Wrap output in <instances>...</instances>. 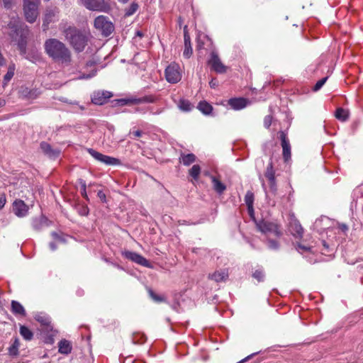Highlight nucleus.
Wrapping results in <instances>:
<instances>
[{
  "label": "nucleus",
  "mask_w": 363,
  "mask_h": 363,
  "mask_svg": "<svg viewBox=\"0 0 363 363\" xmlns=\"http://www.w3.org/2000/svg\"><path fill=\"white\" fill-rule=\"evenodd\" d=\"M45 53L53 61L69 65L72 60L71 52L61 41L55 38H49L44 43Z\"/></svg>",
  "instance_id": "nucleus-1"
},
{
  "label": "nucleus",
  "mask_w": 363,
  "mask_h": 363,
  "mask_svg": "<svg viewBox=\"0 0 363 363\" xmlns=\"http://www.w3.org/2000/svg\"><path fill=\"white\" fill-rule=\"evenodd\" d=\"M9 28L11 29L9 35L12 41L15 42L21 55H26L27 38L29 33L28 28L26 26L19 21L17 18H12V20L8 24Z\"/></svg>",
  "instance_id": "nucleus-2"
},
{
  "label": "nucleus",
  "mask_w": 363,
  "mask_h": 363,
  "mask_svg": "<svg viewBox=\"0 0 363 363\" xmlns=\"http://www.w3.org/2000/svg\"><path fill=\"white\" fill-rule=\"evenodd\" d=\"M64 34L67 40L76 51L81 52L84 49L87 43V38L80 30L74 27L69 26L64 30Z\"/></svg>",
  "instance_id": "nucleus-3"
},
{
  "label": "nucleus",
  "mask_w": 363,
  "mask_h": 363,
  "mask_svg": "<svg viewBox=\"0 0 363 363\" xmlns=\"http://www.w3.org/2000/svg\"><path fill=\"white\" fill-rule=\"evenodd\" d=\"M256 226L258 230L264 234L266 238L273 235L276 238H280L282 235L279 226L275 223L262 220L256 222Z\"/></svg>",
  "instance_id": "nucleus-4"
},
{
  "label": "nucleus",
  "mask_w": 363,
  "mask_h": 363,
  "mask_svg": "<svg viewBox=\"0 0 363 363\" xmlns=\"http://www.w3.org/2000/svg\"><path fill=\"white\" fill-rule=\"evenodd\" d=\"M166 80L170 84H177L182 79V71L179 64L171 62L164 70Z\"/></svg>",
  "instance_id": "nucleus-5"
},
{
  "label": "nucleus",
  "mask_w": 363,
  "mask_h": 363,
  "mask_svg": "<svg viewBox=\"0 0 363 363\" xmlns=\"http://www.w3.org/2000/svg\"><path fill=\"white\" fill-rule=\"evenodd\" d=\"M94 27L106 37L109 36L114 30L113 23L105 16H99L95 18Z\"/></svg>",
  "instance_id": "nucleus-6"
},
{
  "label": "nucleus",
  "mask_w": 363,
  "mask_h": 363,
  "mask_svg": "<svg viewBox=\"0 0 363 363\" xmlns=\"http://www.w3.org/2000/svg\"><path fill=\"white\" fill-rule=\"evenodd\" d=\"M39 2H24V13L25 17L29 23H33L35 21L38 15V7Z\"/></svg>",
  "instance_id": "nucleus-7"
},
{
  "label": "nucleus",
  "mask_w": 363,
  "mask_h": 363,
  "mask_svg": "<svg viewBox=\"0 0 363 363\" xmlns=\"http://www.w3.org/2000/svg\"><path fill=\"white\" fill-rule=\"evenodd\" d=\"M208 64L211 65V69L216 73L223 74L227 71V67L222 63L218 53L215 50L211 52Z\"/></svg>",
  "instance_id": "nucleus-8"
},
{
  "label": "nucleus",
  "mask_w": 363,
  "mask_h": 363,
  "mask_svg": "<svg viewBox=\"0 0 363 363\" xmlns=\"http://www.w3.org/2000/svg\"><path fill=\"white\" fill-rule=\"evenodd\" d=\"M82 4L89 10L107 11L109 5L104 0H81Z\"/></svg>",
  "instance_id": "nucleus-9"
},
{
  "label": "nucleus",
  "mask_w": 363,
  "mask_h": 363,
  "mask_svg": "<svg viewBox=\"0 0 363 363\" xmlns=\"http://www.w3.org/2000/svg\"><path fill=\"white\" fill-rule=\"evenodd\" d=\"M122 255L125 258H126L129 260H131L132 262H133L139 265H141V266H143V267H145L147 268H152V265L150 263V262L146 258H145L141 255H140L137 252H131V251H124L122 252Z\"/></svg>",
  "instance_id": "nucleus-10"
},
{
  "label": "nucleus",
  "mask_w": 363,
  "mask_h": 363,
  "mask_svg": "<svg viewBox=\"0 0 363 363\" xmlns=\"http://www.w3.org/2000/svg\"><path fill=\"white\" fill-rule=\"evenodd\" d=\"M122 255L125 258H126L129 260H131L132 262H133L139 265H141V266H143V267H145L147 268H152V265L150 263V262L146 258H145L141 255H140L137 252H131V251H124L122 252Z\"/></svg>",
  "instance_id": "nucleus-11"
},
{
  "label": "nucleus",
  "mask_w": 363,
  "mask_h": 363,
  "mask_svg": "<svg viewBox=\"0 0 363 363\" xmlns=\"http://www.w3.org/2000/svg\"><path fill=\"white\" fill-rule=\"evenodd\" d=\"M89 153L96 160L107 165H118L120 160L117 158L103 155L93 149L88 150Z\"/></svg>",
  "instance_id": "nucleus-12"
},
{
  "label": "nucleus",
  "mask_w": 363,
  "mask_h": 363,
  "mask_svg": "<svg viewBox=\"0 0 363 363\" xmlns=\"http://www.w3.org/2000/svg\"><path fill=\"white\" fill-rule=\"evenodd\" d=\"M156 101V97L152 95L145 96L143 97H130L127 99H121L118 103L123 106L129 104H138L143 103H154Z\"/></svg>",
  "instance_id": "nucleus-13"
},
{
  "label": "nucleus",
  "mask_w": 363,
  "mask_h": 363,
  "mask_svg": "<svg viewBox=\"0 0 363 363\" xmlns=\"http://www.w3.org/2000/svg\"><path fill=\"white\" fill-rule=\"evenodd\" d=\"M279 136L281 142L283 158L286 162H288L291 159V145L286 134L284 131L279 132Z\"/></svg>",
  "instance_id": "nucleus-14"
},
{
  "label": "nucleus",
  "mask_w": 363,
  "mask_h": 363,
  "mask_svg": "<svg viewBox=\"0 0 363 363\" xmlns=\"http://www.w3.org/2000/svg\"><path fill=\"white\" fill-rule=\"evenodd\" d=\"M112 96V94L108 91H99L94 93L91 97V101L96 105H103L106 103L108 99Z\"/></svg>",
  "instance_id": "nucleus-15"
},
{
  "label": "nucleus",
  "mask_w": 363,
  "mask_h": 363,
  "mask_svg": "<svg viewBox=\"0 0 363 363\" xmlns=\"http://www.w3.org/2000/svg\"><path fill=\"white\" fill-rule=\"evenodd\" d=\"M13 211L18 217H24L28 212V206L22 200H16L13 203Z\"/></svg>",
  "instance_id": "nucleus-16"
},
{
  "label": "nucleus",
  "mask_w": 363,
  "mask_h": 363,
  "mask_svg": "<svg viewBox=\"0 0 363 363\" xmlns=\"http://www.w3.org/2000/svg\"><path fill=\"white\" fill-rule=\"evenodd\" d=\"M40 148L43 152L50 159H56L60 156V150L59 149H54L51 145L46 143L42 142L40 143Z\"/></svg>",
  "instance_id": "nucleus-17"
},
{
  "label": "nucleus",
  "mask_w": 363,
  "mask_h": 363,
  "mask_svg": "<svg viewBox=\"0 0 363 363\" xmlns=\"http://www.w3.org/2000/svg\"><path fill=\"white\" fill-rule=\"evenodd\" d=\"M289 231L295 238H301L303 233V229L299 222L296 219H292L289 225Z\"/></svg>",
  "instance_id": "nucleus-18"
},
{
  "label": "nucleus",
  "mask_w": 363,
  "mask_h": 363,
  "mask_svg": "<svg viewBox=\"0 0 363 363\" xmlns=\"http://www.w3.org/2000/svg\"><path fill=\"white\" fill-rule=\"evenodd\" d=\"M50 225L49 220L44 216H41L38 218H35L32 220V227L36 230H41L43 228Z\"/></svg>",
  "instance_id": "nucleus-19"
},
{
  "label": "nucleus",
  "mask_w": 363,
  "mask_h": 363,
  "mask_svg": "<svg viewBox=\"0 0 363 363\" xmlns=\"http://www.w3.org/2000/svg\"><path fill=\"white\" fill-rule=\"evenodd\" d=\"M248 101L244 98H233L228 100V105L234 110H240L245 108Z\"/></svg>",
  "instance_id": "nucleus-20"
},
{
  "label": "nucleus",
  "mask_w": 363,
  "mask_h": 363,
  "mask_svg": "<svg viewBox=\"0 0 363 363\" xmlns=\"http://www.w3.org/2000/svg\"><path fill=\"white\" fill-rule=\"evenodd\" d=\"M228 277V273L225 269L216 271L213 274H209V278L216 282L225 281Z\"/></svg>",
  "instance_id": "nucleus-21"
},
{
  "label": "nucleus",
  "mask_w": 363,
  "mask_h": 363,
  "mask_svg": "<svg viewBox=\"0 0 363 363\" xmlns=\"http://www.w3.org/2000/svg\"><path fill=\"white\" fill-rule=\"evenodd\" d=\"M184 50L183 52V55L186 58H189L192 55V48L191 45V39L189 35L187 34L186 31H184Z\"/></svg>",
  "instance_id": "nucleus-22"
},
{
  "label": "nucleus",
  "mask_w": 363,
  "mask_h": 363,
  "mask_svg": "<svg viewBox=\"0 0 363 363\" xmlns=\"http://www.w3.org/2000/svg\"><path fill=\"white\" fill-rule=\"evenodd\" d=\"M58 351L61 354H68L71 352L72 347L69 341L62 340L58 343Z\"/></svg>",
  "instance_id": "nucleus-23"
},
{
  "label": "nucleus",
  "mask_w": 363,
  "mask_h": 363,
  "mask_svg": "<svg viewBox=\"0 0 363 363\" xmlns=\"http://www.w3.org/2000/svg\"><path fill=\"white\" fill-rule=\"evenodd\" d=\"M11 311L16 315H26L24 307L17 301H11Z\"/></svg>",
  "instance_id": "nucleus-24"
},
{
  "label": "nucleus",
  "mask_w": 363,
  "mask_h": 363,
  "mask_svg": "<svg viewBox=\"0 0 363 363\" xmlns=\"http://www.w3.org/2000/svg\"><path fill=\"white\" fill-rule=\"evenodd\" d=\"M211 178L213 189L219 194H223L226 189L225 185L214 176H211Z\"/></svg>",
  "instance_id": "nucleus-25"
},
{
  "label": "nucleus",
  "mask_w": 363,
  "mask_h": 363,
  "mask_svg": "<svg viewBox=\"0 0 363 363\" xmlns=\"http://www.w3.org/2000/svg\"><path fill=\"white\" fill-rule=\"evenodd\" d=\"M35 319L38 322L40 323L43 325L45 326L47 330H52V326L50 325V320L48 315L40 313L35 316Z\"/></svg>",
  "instance_id": "nucleus-26"
},
{
  "label": "nucleus",
  "mask_w": 363,
  "mask_h": 363,
  "mask_svg": "<svg viewBox=\"0 0 363 363\" xmlns=\"http://www.w3.org/2000/svg\"><path fill=\"white\" fill-rule=\"evenodd\" d=\"M335 116L337 120L345 122L349 118L350 112L343 108H338L335 111Z\"/></svg>",
  "instance_id": "nucleus-27"
},
{
  "label": "nucleus",
  "mask_w": 363,
  "mask_h": 363,
  "mask_svg": "<svg viewBox=\"0 0 363 363\" xmlns=\"http://www.w3.org/2000/svg\"><path fill=\"white\" fill-rule=\"evenodd\" d=\"M198 109L205 115H209L213 111L212 106L206 101L199 102Z\"/></svg>",
  "instance_id": "nucleus-28"
},
{
  "label": "nucleus",
  "mask_w": 363,
  "mask_h": 363,
  "mask_svg": "<svg viewBox=\"0 0 363 363\" xmlns=\"http://www.w3.org/2000/svg\"><path fill=\"white\" fill-rule=\"evenodd\" d=\"M195 160L196 156L192 153L182 155L180 157V162L185 166L190 165L191 163L194 162Z\"/></svg>",
  "instance_id": "nucleus-29"
},
{
  "label": "nucleus",
  "mask_w": 363,
  "mask_h": 363,
  "mask_svg": "<svg viewBox=\"0 0 363 363\" xmlns=\"http://www.w3.org/2000/svg\"><path fill=\"white\" fill-rule=\"evenodd\" d=\"M266 244L271 250H278L280 245L277 239H273L271 236L266 238Z\"/></svg>",
  "instance_id": "nucleus-30"
},
{
  "label": "nucleus",
  "mask_w": 363,
  "mask_h": 363,
  "mask_svg": "<svg viewBox=\"0 0 363 363\" xmlns=\"http://www.w3.org/2000/svg\"><path fill=\"white\" fill-rule=\"evenodd\" d=\"M15 69L16 67L14 64H11L9 66L8 71L4 77V86L6 85L8 82L12 79L14 75Z\"/></svg>",
  "instance_id": "nucleus-31"
},
{
  "label": "nucleus",
  "mask_w": 363,
  "mask_h": 363,
  "mask_svg": "<svg viewBox=\"0 0 363 363\" xmlns=\"http://www.w3.org/2000/svg\"><path fill=\"white\" fill-rule=\"evenodd\" d=\"M20 334L26 340H30L33 337L32 331L25 325L20 327Z\"/></svg>",
  "instance_id": "nucleus-32"
},
{
  "label": "nucleus",
  "mask_w": 363,
  "mask_h": 363,
  "mask_svg": "<svg viewBox=\"0 0 363 363\" xmlns=\"http://www.w3.org/2000/svg\"><path fill=\"white\" fill-rule=\"evenodd\" d=\"M178 106L181 111L186 112L190 111L193 108L190 101L186 99H181L179 102Z\"/></svg>",
  "instance_id": "nucleus-33"
},
{
  "label": "nucleus",
  "mask_w": 363,
  "mask_h": 363,
  "mask_svg": "<svg viewBox=\"0 0 363 363\" xmlns=\"http://www.w3.org/2000/svg\"><path fill=\"white\" fill-rule=\"evenodd\" d=\"M19 341L16 338L12 345L9 347V354L11 356H16L18 353Z\"/></svg>",
  "instance_id": "nucleus-34"
},
{
  "label": "nucleus",
  "mask_w": 363,
  "mask_h": 363,
  "mask_svg": "<svg viewBox=\"0 0 363 363\" xmlns=\"http://www.w3.org/2000/svg\"><path fill=\"white\" fill-rule=\"evenodd\" d=\"M55 17V13L53 11H48L45 13V18L43 23V27L44 30L47 28L48 24L52 21V18Z\"/></svg>",
  "instance_id": "nucleus-35"
},
{
  "label": "nucleus",
  "mask_w": 363,
  "mask_h": 363,
  "mask_svg": "<svg viewBox=\"0 0 363 363\" xmlns=\"http://www.w3.org/2000/svg\"><path fill=\"white\" fill-rule=\"evenodd\" d=\"M26 58L33 62H36L37 61H38L40 60V54L38 51L33 50V51H32L31 53H28L26 55Z\"/></svg>",
  "instance_id": "nucleus-36"
},
{
  "label": "nucleus",
  "mask_w": 363,
  "mask_h": 363,
  "mask_svg": "<svg viewBox=\"0 0 363 363\" xmlns=\"http://www.w3.org/2000/svg\"><path fill=\"white\" fill-rule=\"evenodd\" d=\"M201 172V168L199 165L194 164L189 170V174L191 177H192L194 179H198L199 176Z\"/></svg>",
  "instance_id": "nucleus-37"
},
{
  "label": "nucleus",
  "mask_w": 363,
  "mask_h": 363,
  "mask_svg": "<svg viewBox=\"0 0 363 363\" xmlns=\"http://www.w3.org/2000/svg\"><path fill=\"white\" fill-rule=\"evenodd\" d=\"M245 201L247 206L248 211H252L253 194L248 191L245 195Z\"/></svg>",
  "instance_id": "nucleus-38"
},
{
  "label": "nucleus",
  "mask_w": 363,
  "mask_h": 363,
  "mask_svg": "<svg viewBox=\"0 0 363 363\" xmlns=\"http://www.w3.org/2000/svg\"><path fill=\"white\" fill-rule=\"evenodd\" d=\"M138 5L137 3L133 2L128 8L125 9V15L126 16H130L133 15L138 9Z\"/></svg>",
  "instance_id": "nucleus-39"
},
{
  "label": "nucleus",
  "mask_w": 363,
  "mask_h": 363,
  "mask_svg": "<svg viewBox=\"0 0 363 363\" xmlns=\"http://www.w3.org/2000/svg\"><path fill=\"white\" fill-rule=\"evenodd\" d=\"M265 177L268 179L269 181L273 182V179H275L274 172L272 163H269L267 167Z\"/></svg>",
  "instance_id": "nucleus-40"
},
{
  "label": "nucleus",
  "mask_w": 363,
  "mask_h": 363,
  "mask_svg": "<svg viewBox=\"0 0 363 363\" xmlns=\"http://www.w3.org/2000/svg\"><path fill=\"white\" fill-rule=\"evenodd\" d=\"M252 277L258 281H263L265 275L262 269H258L253 272Z\"/></svg>",
  "instance_id": "nucleus-41"
},
{
  "label": "nucleus",
  "mask_w": 363,
  "mask_h": 363,
  "mask_svg": "<svg viewBox=\"0 0 363 363\" xmlns=\"http://www.w3.org/2000/svg\"><path fill=\"white\" fill-rule=\"evenodd\" d=\"M51 235L52 238L58 242L65 243L66 242V239L62 234H60L56 232H52Z\"/></svg>",
  "instance_id": "nucleus-42"
},
{
  "label": "nucleus",
  "mask_w": 363,
  "mask_h": 363,
  "mask_svg": "<svg viewBox=\"0 0 363 363\" xmlns=\"http://www.w3.org/2000/svg\"><path fill=\"white\" fill-rule=\"evenodd\" d=\"M328 77H323L321 79L318 80L315 86H313V91H317L318 90H320L322 86L325 84V83L326 82V81L328 80Z\"/></svg>",
  "instance_id": "nucleus-43"
},
{
  "label": "nucleus",
  "mask_w": 363,
  "mask_h": 363,
  "mask_svg": "<svg viewBox=\"0 0 363 363\" xmlns=\"http://www.w3.org/2000/svg\"><path fill=\"white\" fill-rule=\"evenodd\" d=\"M296 250L301 254H303L305 252H310L311 251V247L309 246H306V245L298 243L297 245Z\"/></svg>",
  "instance_id": "nucleus-44"
},
{
  "label": "nucleus",
  "mask_w": 363,
  "mask_h": 363,
  "mask_svg": "<svg viewBox=\"0 0 363 363\" xmlns=\"http://www.w3.org/2000/svg\"><path fill=\"white\" fill-rule=\"evenodd\" d=\"M96 74V70H93L91 71V72H89V74H80L77 79H91L93 77H94Z\"/></svg>",
  "instance_id": "nucleus-45"
},
{
  "label": "nucleus",
  "mask_w": 363,
  "mask_h": 363,
  "mask_svg": "<svg viewBox=\"0 0 363 363\" xmlns=\"http://www.w3.org/2000/svg\"><path fill=\"white\" fill-rule=\"evenodd\" d=\"M149 294L151 298L156 302H162L164 300L162 296L155 294L154 291L150 289L149 290Z\"/></svg>",
  "instance_id": "nucleus-46"
},
{
  "label": "nucleus",
  "mask_w": 363,
  "mask_h": 363,
  "mask_svg": "<svg viewBox=\"0 0 363 363\" xmlns=\"http://www.w3.org/2000/svg\"><path fill=\"white\" fill-rule=\"evenodd\" d=\"M272 118L271 116H265V118L264 119V127L267 128H269V126L272 124Z\"/></svg>",
  "instance_id": "nucleus-47"
},
{
  "label": "nucleus",
  "mask_w": 363,
  "mask_h": 363,
  "mask_svg": "<svg viewBox=\"0 0 363 363\" xmlns=\"http://www.w3.org/2000/svg\"><path fill=\"white\" fill-rule=\"evenodd\" d=\"M4 6L6 9H10L12 7L15 0H2Z\"/></svg>",
  "instance_id": "nucleus-48"
},
{
  "label": "nucleus",
  "mask_w": 363,
  "mask_h": 363,
  "mask_svg": "<svg viewBox=\"0 0 363 363\" xmlns=\"http://www.w3.org/2000/svg\"><path fill=\"white\" fill-rule=\"evenodd\" d=\"M79 182L81 184V186H82V194L84 197H86V182L82 180V179H80L79 180Z\"/></svg>",
  "instance_id": "nucleus-49"
},
{
  "label": "nucleus",
  "mask_w": 363,
  "mask_h": 363,
  "mask_svg": "<svg viewBox=\"0 0 363 363\" xmlns=\"http://www.w3.org/2000/svg\"><path fill=\"white\" fill-rule=\"evenodd\" d=\"M269 182L270 190L272 191V193L274 194L277 191V185H276L275 179H273V182L272 181H269Z\"/></svg>",
  "instance_id": "nucleus-50"
},
{
  "label": "nucleus",
  "mask_w": 363,
  "mask_h": 363,
  "mask_svg": "<svg viewBox=\"0 0 363 363\" xmlns=\"http://www.w3.org/2000/svg\"><path fill=\"white\" fill-rule=\"evenodd\" d=\"M259 353V352H255V353H252L248 356H247L245 358L242 359V360H240V362H238V363H245L247 361L250 360L252 357H254L255 354Z\"/></svg>",
  "instance_id": "nucleus-51"
},
{
  "label": "nucleus",
  "mask_w": 363,
  "mask_h": 363,
  "mask_svg": "<svg viewBox=\"0 0 363 363\" xmlns=\"http://www.w3.org/2000/svg\"><path fill=\"white\" fill-rule=\"evenodd\" d=\"M130 135H133L135 138L140 137L143 135V132L141 130H133L130 132Z\"/></svg>",
  "instance_id": "nucleus-52"
},
{
  "label": "nucleus",
  "mask_w": 363,
  "mask_h": 363,
  "mask_svg": "<svg viewBox=\"0 0 363 363\" xmlns=\"http://www.w3.org/2000/svg\"><path fill=\"white\" fill-rule=\"evenodd\" d=\"M218 85V82L216 79L213 78L209 82V86L215 89Z\"/></svg>",
  "instance_id": "nucleus-53"
},
{
  "label": "nucleus",
  "mask_w": 363,
  "mask_h": 363,
  "mask_svg": "<svg viewBox=\"0 0 363 363\" xmlns=\"http://www.w3.org/2000/svg\"><path fill=\"white\" fill-rule=\"evenodd\" d=\"M79 213L82 216H86L89 213V210L86 207H82V209L79 211Z\"/></svg>",
  "instance_id": "nucleus-54"
},
{
  "label": "nucleus",
  "mask_w": 363,
  "mask_h": 363,
  "mask_svg": "<svg viewBox=\"0 0 363 363\" xmlns=\"http://www.w3.org/2000/svg\"><path fill=\"white\" fill-rule=\"evenodd\" d=\"M6 203L5 196L0 197V210L4 208Z\"/></svg>",
  "instance_id": "nucleus-55"
},
{
  "label": "nucleus",
  "mask_w": 363,
  "mask_h": 363,
  "mask_svg": "<svg viewBox=\"0 0 363 363\" xmlns=\"http://www.w3.org/2000/svg\"><path fill=\"white\" fill-rule=\"evenodd\" d=\"M6 104V99L3 97H0V108H3Z\"/></svg>",
  "instance_id": "nucleus-56"
},
{
  "label": "nucleus",
  "mask_w": 363,
  "mask_h": 363,
  "mask_svg": "<svg viewBox=\"0 0 363 363\" xmlns=\"http://www.w3.org/2000/svg\"><path fill=\"white\" fill-rule=\"evenodd\" d=\"M98 196L101 199V200H105L106 199V195L104 194V193L101 191H99L98 192Z\"/></svg>",
  "instance_id": "nucleus-57"
},
{
  "label": "nucleus",
  "mask_w": 363,
  "mask_h": 363,
  "mask_svg": "<svg viewBox=\"0 0 363 363\" xmlns=\"http://www.w3.org/2000/svg\"><path fill=\"white\" fill-rule=\"evenodd\" d=\"M197 48L199 50L203 49V42H201L200 38H199L197 41Z\"/></svg>",
  "instance_id": "nucleus-58"
},
{
  "label": "nucleus",
  "mask_w": 363,
  "mask_h": 363,
  "mask_svg": "<svg viewBox=\"0 0 363 363\" xmlns=\"http://www.w3.org/2000/svg\"><path fill=\"white\" fill-rule=\"evenodd\" d=\"M49 245H50V248L52 251H55L57 249V245L53 242H50Z\"/></svg>",
  "instance_id": "nucleus-59"
},
{
  "label": "nucleus",
  "mask_w": 363,
  "mask_h": 363,
  "mask_svg": "<svg viewBox=\"0 0 363 363\" xmlns=\"http://www.w3.org/2000/svg\"><path fill=\"white\" fill-rule=\"evenodd\" d=\"M135 35L142 38L143 36V33L140 30H137L135 33Z\"/></svg>",
  "instance_id": "nucleus-60"
},
{
  "label": "nucleus",
  "mask_w": 363,
  "mask_h": 363,
  "mask_svg": "<svg viewBox=\"0 0 363 363\" xmlns=\"http://www.w3.org/2000/svg\"><path fill=\"white\" fill-rule=\"evenodd\" d=\"M77 294L78 296H82L84 294V291L82 289H79V290H77Z\"/></svg>",
  "instance_id": "nucleus-61"
},
{
  "label": "nucleus",
  "mask_w": 363,
  "mask_h": 363,
  "mask_svg": "<svg viewBox=\"0 0 363 363\" xmlns=\"http://www.w3.org/2000/svg\"><path fill=\"white\" fill-rule=\"evenodd\" d=\"M203 38H204L206 41L209 42V43H210V44H211V39H210L208 36H206V35H205V36H203Z\"/></svg>",
  "instance_id": "nucleus-62"
},
{
  "label": "nucleus",
  "mask_w": 363,
  "mask_h": 363,
  "mask_svg": "<svg viewBox=\"0 0 363 363\" xmlns=\"http://www.w3.org/2000/svg\"><path fill=\"white\" fill-rule=\"evenodd\" d=\"M31 1L39 2V0H24V2H31Z\"/></svg>",
  "instance_id": "nucleus-63"
},
{
  "label": "nucleus",
  "mask_w": 363,
  "mask_h": 363,
  "mask_svg": "<svg viewBox=\"0 0 363 363\" xmlns=\"http://www.w3.org/2000/svg\"><path fill=\"white\" fill-rule=\"evenodd\" d=\"M129 0H118V1H120L121 3H123V4H125Z\"/></svg>",
  "instance_id": "nucleus-64"
}]
</instances>
